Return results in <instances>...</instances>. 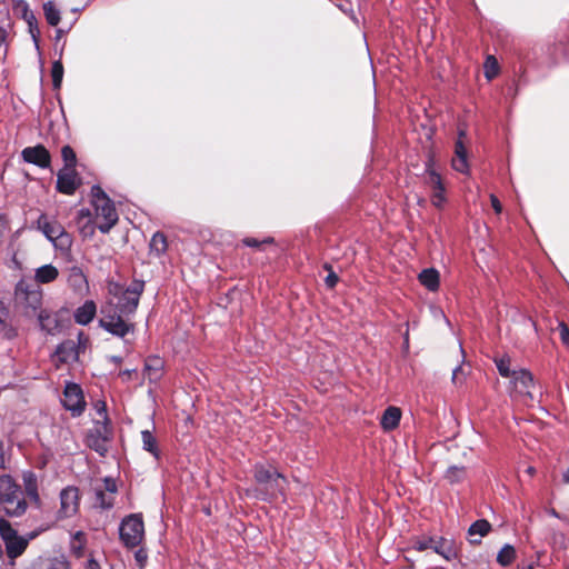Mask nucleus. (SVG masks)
<instances>
[{
  "mask_svg": "<svg viewBox=\"0 0 569 569\" xmlns=\"http://www.w3.org/2000/svg\"><path fill=\"white\" fill-rule=\"evenodd\" d=\"M144 281L134 279L127 288L110 281L108 292L112 297L109 306L102 309L100 326L112 336L123 338L134 330L130 318L136 313Z\"/></svg>",
  "mask_w": 569,
  "mask_h": 569,
  "instance_id": "obj_1",
  "label": "nucleus"
},
{
  "mask_svg": "<svg viewBox=\"0 0 569 569\" xmlns=\"http://www.w3.org/2000/svg\"><path fill=\"white\" fill-rule=\"evenodd\" d=\"M91 197L96 210L97 228L100 232L108 233L118 222L114 203L99 186L91 188Z\"/></svg>",
  "mask_w": 569,
  "mask_h": 569,
  "instance_id": "obj_2",
  "label": "nucleus"
},
{
  "mask_svg": "<svg viewBox=\"0 0 569 569\" xmlns=\"http://www.w3.org/2000/svg\"><path fill=\"white\" fill-rule=\"evenodd\" d=\"M38 229L44 234V237L52 242L56 249L67 251L71 247V238L66 232L64 228L60 222L54 219H49L46 214H40L37 220Z\"/></svg>",
  "mask_w": 569,
  "mask_h": 569,
  "instance_id": "obj_3",
  "label": "nucleus"
},
{
  "mask_svg": "<svg viewBox=\"0 0 569 569\" xmlns=\"http://www.w3.org/2000/svg\"><path fill=\"white\" fill-rule=\"evenodd\" d=\"M120 539L127 548H134L140 545L144 535V526L139 515L126 517L119 528Z\"/></svg>",
  "mask_w": 569,
  "mask_h": 569,
  "instance_id": "obj_4",
  "label": "nucleus"
},
{
  "mask_svg": "<svg viewBox=\"0 0 569 569\" xmlns=\"http://www.w3.org/2000/svg\"><path fill=\"white\" fill-rule=\"evenodd\" d=\"M509 379V392L511 397L533 400L531 390L535 388V380L529 370H513L512 376Z\"/></svg>",
  "mask_w": 569,
  "mask_h": 569,
  "instance_id": "obj_5",
  "label": "nucleus"
},
{
  "mask_svg": "<svg viewBox=\"0 0 569 569\" xmlns=\"http://www.w3.org/2000/svg\"><path fill=\"white\" fill-rule=\"evenodd\" d=\"M16 298L27 309L36 312L42 303V290L37 283L21 280L16 286Z\"/></svg>",
  "mask_w": 569,
  "mask_h": 569,
  "instance_id": "obj_6",
  "label": "nucleus"
},
{
  "mask_svg": "<svg viewBox=\"0 0 569 569\" xmlns=\"http://www.w3.org/2000/svg\"><path fill=\"white\" fill-rule=\"evenodd\" d=\"M61 402L64 409L70 411L73 417L80 416L86 408L81 387L78 383L68 382L64 387Z\"/></svg>",
  "mask_w": 569,
  "mask_h": 569,
  "instance_id": "obj_7",
  "label": "nucleus"
},
{
  "mask_svg": "<svg viewBox=\"0 0 569 569\" xmlns=\"http://www.w3.org/2000/svg\"><path fill=\"white\" fill-rule=\"evenodd\" d=\"M117 491L118 487L116 480L111 477L103 478L101 483L93 486L94 506L101 509L112 508Z\"/></svg>",
  "mask_w": 569,
  "mask_h": 569,
  "instance_id": "obj_8",
  "label": "nucleus"
},
{
  "mask_svg": "<svg viewBox=\"0 0 569 569\" xmlns=\"http://www.w3.org/2000/svg\"><path fill=\"white\" fill-rule=\"evenodd\" d=\"M425 183L430 189L431 202L437 208H442L447 201L445 186L441 176L430 166H427Z\"/></svg>",
  "mask_w": 569,
  "mask_h": 569,
  "instance_id": "obj_9",
  "label": "nucleus"
},
{
  "mask_svg": "<svg viewBox=\"0 0 569 569\" xmlns=\"http://www.w3.org/2000/svg\"><path fill=\"white\" fill-rule=\"evenodd\" d=\"M88 341L83 332L78 333V343L73 340H66L57 347L56 358L61 363H69L78 360L80 347Z\"/></svg>",
  "mask_w": 569,
  "mask_h": 569,
  "instance_id": "obj_10",
  "label": "nucleus"
},
{
  "mask_svg": "<svg viewBox=\"0 0 569 569\" xmlns=\"http://www.w3.org/2000/svg\"><path fill=\"white\" fill-rule=\"evenodd\" d=\"M467 133L463 129H460L458 132V139L455 142V156L451 160V166L453 170L468 174L469 173V162H468V150L466 146Z\"/></svg>",
  "mask_w": 569,
  "mask_h": 569,
  "instance_id": "obj_11",
  "label": "nucleus"
},
{
  "mask_svg": "<svg viewBox=\"0 0 569 569\" xmlns=\"http://www.w3.org/2000/svg\"><path fill=\"white\" fill-rule=\"evenodd\" d=\"M415 548L419 551L431 549L436 553L442 556L447 560H449L451 558V556L453 555L451 547L442 538H435V537L420 538L415 542Z\"/></svg>",
  "mask_w": 569,
  "mask_h": 569,
  "instance_id": "obj_12",
  "label": "nucleus"
},
{
  "mask_svg": "<svg viewBox=\"0 0 569 569\" xmlns=\"http://www.w3.org/2000/svg\"><path fill=\"white\" fill-rule=\"evenodd\" d=\"M60 513L63 517H72L79 509V490L76 487H67L60 493Z\"/></svg>",
  "mask_w": 569,
  "mask_h": 569,
  "instance_id": "obj_13",
  "label": "nucleus"
},
{
  "mask_svg": "<svg viewBox=\"0 0 569 569\" xmlns=\"http://www.w3.org/2000/svg\"><path fill=\"white\" fill-rule=\"evenodd\" d=\"M21 156L26 162L32 163L40 168H48L50 166V153L42 144L24 148L21 152Z\"/></svg>",
  "mask_w": 569,
  "mask_h": 569,
  "instance_id": "obj_14",
  "label": "nucleus"
},
{
  "mask_svg": "<svg viewBox=\"0 0 569 569\" xmlns=\"http://www.w3.org/2000/svg\"><path fill=\"white\" fill-rule=\"evenodd\" d=\"M274 481H270L269 483L263 485L260 488H257V497L262 500H272L278 498L279 496H283L286 478L279 473L276 476Z\"/></svg>",
  "mask_w": 569,
  "mask_h": 569,
  "instance_id": "obj_15",
  "label": "nucleus"
},
{
  "mask_svg": "<svg viewBox=\"0 0 569 569\" xmlns=\"http://www.w3.org/2000/svg\"><path fill=\"white\" fill-rule=\"evenodd\" d=\"M79 187L78 174L74 169L61 170L57 176V189L64 194H73Z\"/></svg>",
  "mask_w": 569,
  "mask_h": 569,
  "instance_id": "obj_16",
  "label": "nucleus"
},
{
  "mask_svg": "<svg viewBox=\"0 0 569 569\" xmlns=\"http://www.w3.org/2000/svg\"><path fill=\"white\" fill-rule=\"evenodd\" d=\"M23 496L20 487L10 476L0 477V503L8 501L11 497Z\"/></svg>",
  "mask_w": 569,
  "mask_h": 569,
  "instance_id": "obj_17",
  "label": "nucleus"
},
{
  "mask_svg": "<svg viewBox=\"0 0 569 569\" xmlns=\"http://www.w3.org/2000/svg\"><path fill=\"white\" fill-rule=\"evenodd\" d=\"M97 312L96 303L92 300H87L81 307L74 311V321L78 325L86 326L90 323Z\"/></svg>",
  "mask_w": 569,
  "mask_h": 569,
  "instance_id": "obj_18",
  "label": "nucleus"
},
{
  "mask_svg": "<svg viewBox=\"0 0 569 569\" xmlns=\"http://www.w3.org/2000/svg\"><path fill=\"white\" fill-rule=\"evenodd\" d=\"M491 530V525L486 519L475 521L468 529L469 541L473 545L480 543V538L487 536Z\"/></svg>",
  "mask_w": 569,
  "mask_h": 569,
  "instance_id": "obj_19",
  "label": "nucleus"
},
{
  "mask_svg": "<svg viewBox=\"0 0 569 569\" xmlns=\"http://www.w3.org/2000/svg\"><path fill=\"white\" fill-rule=\"evenodd\" d=\"M401 419V410L397 407H388L381 416L380 425L383 430L390 431L398 427Z\"/></svg>",
  "mask_w": 569,
  "mask_h": 569,
  "instance_id": "obj_20",
  "label": "nucleus"
},
{
  "mask_svg": "<svg viewBox=\"0 0 569 569\" xmlns=\"http://www.w3.org/2000/svg\"><path fill=\"white\" fill-rule=\"evenodd\" d=\"M59 276L58 269L53 264H44L36 269L34 282L38 286L40 283H50L54 281Z\"/></svg>",
  "mask_w": 569,
  "mask_h": 569,
  "instance_id": "obj_21",
  "label": "nucleus"
},
{
  "mask_svg": "<svg viewBox=\"0 0 569 569\" xmlns=\"http://www.w3.org/2000/svg\"><path fill=\"white\" fill-rule=\"evenodd\" d=\"M28 543H29L28 539H26L19 535L16 536L13 539H11L4 543L7 556L11 560H14L16 558H18L19 556H21L24 552V550L28 547Z\"/></svg>",
  "mask_w": 569,
  "mask_h": 569,
  "instance_id": "obj_22",
  "label": "nucleus"
},
{
  "mask_svg": "<svg viewBox=\"0 0 569 569\" xmlns=\"http://www.w3.org/2000/svg\"><path fill=\"white\" fill-rule=\"evenodd\" d=\"M163 361L158 357L148 358L144 365L146 377L149 381L156 382L162 376Z\"/></svg>",
  "mask_w": 569,
  "mask_h": 569,
  "instance_id": "obj_23",
  "label": "nucleus"
},
{
  "mask_svg": "<svg viewBox=\"0 0 569 569\" xmlns=\"http://www.w3.org/2000/svg\"><path fill=\"white\" fill-rule=\"evenodd\" d=\"M3 510L7 515L11 517H19L26 512L27 502L23 499V496H18L14 498H10L8 501L2 503Z\"/></svg>",
  "mask_w": 569,
  "mask_h": 569,
  "instance_id": "obj_24",
  "label": "nucleus"
},
{
  "mask_svg": "<svg viewBox=\"0 0 569 569\" xmlns=\"http://www.w3.org/2000/svg\"><path fill=\"white\" fill-rule=\"evenodd\" d=\"M418 279L430 291H436L439 288V272L433 268L423 269Z\"/></svg>",
  "mask_w": 569,
  "mask_h": 569,
  "instance_id": "obj_25",
  "label": "nucleus"
},
{
  "mask_svg": "<svg viewBox=\"0 0 569 569\" xmlns=\"http://www.w3.org/2000/svg\"><path fill=\"white\" fill-rule=\"evenodd\" d=\"M279 472L271 467H266L263 465H257L254 467V479L257 481L258 488L262 487L270 481H274V477L278 476Z\"/></svg>",
  "mask_w": 569,
  "mask_h": 569,
  "instance_id": "obj_26",
  "label": "nucleus"
},
{
  "mask_svg": "<svg viewBox=\"0 0 569 569\" xmlns=\"http://www.w3.org/2000/svg\"><path fill=\"white\" fill-rule=\"evenodd\" d=\"M142 449L148 451L156 460L161 457L156 437L149 430L141 431Z\"/></svg>",
  "mask_w": 569,
  "mask_h": 569,
  "instance_id": "obj_27",
  "label": "nucleus"
},
{
  "mask_svg": "<svg viewBox=\"0 0 569 569\" xmlns=\"http://www.w3.org/2000/svg\"><path fill=\"white\" fill-rule=\"evenodd\" d=\"M18 8L21 7L22 10V18L27 21L31 36L33 40L37 42V37L39 34V30L37 28V19L32 11H30L29 6L26 1L19 0Z\"/></svg>",
  "mask_w": 569,
  "mask_h": 569,
  "instance_id": "obj_28",
  "label": "nucleus"
},
{
  "mask_svg": "<svg viewBox=\"0 0 569 569\" xmlns=\"http://www.w3.org/2000/svg\"><path fill=\"white\" fill-rule=\"evenodd\" d=\"M24 490L27 496L36 503L39 505V495H38V486L37 478L32 472H27L23 475Z\"/></svg>",
  "mask_w": 569,
  "mask_h": 569,
  "instance_id": "obj_29",
  "label": "nucleus"
},
{
  "mask_svg": "<svg viewBox=\"0 0 569 569\" xmlns=\"http://www.w3.org/2000/svg\"><path fill=\"white\" fill-rule=\"evenodd\" d=\"M38 320L42 330L49 335H54L58 331L59 322L56 318L51 317L46 310H41Z\"/></svg>",
  "mask_w": 569,
  "mask_h": 569,
  "instance_id": "obj_30",
  "label": "nucleus"
},
{
  "mask_svg": "<svg viewBox=\"0 0 569 569\" xmlns=\"http://www.w3.org/2000/svg\"><path fill=\"white\" fill-rule=\"evenodd\" d=\"M467 477V469L462 466H450L446 473L445 478L451 485L462 482Z\"/></svg>",
  "mask_w": 569,
  "mask_h": 569,
  "instance_id": "obj_31",
  "label": "nucleus"
},
{
  "mask_svg": "<svg viewBox=\"0 0 569 569\" xmlns=\"http://www.w3.org/2000/svg\"><path fill=\"white\" fill-rule=\"evenodd\" d=\"M43 13L47 22L50 26L56 27L59 24L61 20L60 10L52 1H47L43 3Z\"/></svg>",
  "mask_w": 569,
  "mask_h": 569,
  "instance_id": "obj_32",
  "label": "nucleus"
},
{
  "mask_svg": "<svg viewBox=\"0 0 569 569\" xmlns=\"http://www.w3.org/2000/svg\"><path fill=\"white\" fill-rule=\"evenodd\" d=\"M39 569H71L69 561L63 557L43 559Z\"/></svg>",
  "mask_w": 569,
  "mask_h": 569,
  "instance_id": "obj_33",
  "label": "nucleus"
},
{
  "mask_svg": "<svg viewBox=\"0 0 569 569\" xmlns=\"http://www.w3.org/2000/svg\"><path fill=\"white\" fill-rule=\"evenodd\" d=\"M495 363L501 377L510 378L512 376L515 369H511V358L508 355L496 357Z\"/></svg>",
  "mask_w": 569,
  "mask_h": 569,
  "instance_id": "obj_34",
  "label": "nucleus"
},
{
  "mask_svg": "<svg viewBox=\"0 0 569 569\" xmlns=\"http://www.w3.org/2000/svg\"><path fill=\"white\" fill-rule=\"evenodd\" d=\"M167 239L163 233L156 232L150 241V251L156 256H160L167 250Z\"/></svg>",
  "mask_w": 569,
  "mask_h": 569,
  "instance_id": "obj_35",
  "label": "nucleus"
},
{
  "mask_svg": "<svg viewBox=\"0 0 569 569\" xmlns=\"http://www.w3.org/2000/svg\"><path fill=\"white\" fill-rule=\"evenodd\" d=\"M516 557V550L511 545H505L497 555V561L503 566H509Z\"/></svg>",
  "mask_w": 569,
  "mask_h": 569,
  "instance_id": "obj_36",
  "label": "nucleus"
},
{
  "mask_svg": "<svg viewBox=\"0 0 569 569\" xmlns=\"http://www.w3.org/2000/svg\"><path fill=\"white\" fill-rule=\"evenodd\" d=\"M69 283L78 289H82L87 284V279L80 268L74 267L70 270Z\"/></svg>",
  "mask_w": 569,
  "mask_h": 569,
  "instance_id": "obj_37",
  "label": "nucleus"
},
{
  "mask_svg": "<svg viewBox=\"0 0 569 569\" xmlns=\"http://www.w3.org/2000/svg\"><path fill=\"white\" fill-rule=\"evenodd\" d=\"M52 84L54 89H59L63 79V66L60 60L52 63L51 68Z\"/></svg>",
  "mask_w": 569,
  "mask_h": 569,
  "instance_id": "obj_38",
  "label": "nucleus"
},
{
  "mask_svg": "<svg viewBox=\"0 0 569 569\" xmlns=\"http://www.w3.org/2000/svg\"><path fill=\"white\" fill-rule=\"evenodd\" d=\"M499 72L498 61L493 56H488L485 61V76L488 80L493 79Z\"/></svg>",
  "mask_w": 569,
  "mask_h": 569,
  "instance_id": "obj_39",
  "label": "nucleus"
},
{
  "mask_svg": "<svg viewBox=\"0 0 569 569\" xmlns=\"http://www.w3.org/2000/svg\"><path fill=\"white\" fill-rule=\"evenodd\" d=\"M0 536L4 543L11 539H13L16 536H18L17 531L11 527L9 521L6 519H0Z\"/></svg>",
  "mask_w": 569,
  "mask_h": 569,
  "instance_id": "obj_40",
  "label": "nucleus"
},
{
  "mask_svg": "<svg viewBox=\"0 0 569 569\" xmlns=\"http://www.w3.org/2000/svg\"><path fill=\"white\" fill-rule=\"evenodd\" d=\"M61 156L66 163L64 169H73L77 161L76 152L73 151V149L70 146L62 147Z\"/></svg>",
  "mask_w": 569,
  "mask_h": 569,
  "instance_id": "obj_41",
  "label": "nucleus"
},
{
  "mask_svg": "<svg viewBox=\"0 0 569 569\" xmlns=\"http://www.w3.org/2000/svg\"><path fill=\"white\" fill-rule=\"evenodd\" d=\"M271 241H272V239H271V238H267V239H264V240H262V241H259V240H257V239H254V238H244V239H243V243H244L247 247H251V248H258L260 244H262V243H269V242H271Z\"/></svg>",
  "mask_w": 569,
  "mask_h": 569,
  "instance_id": "obj_42",
  "label": "nucleus"
},
{
  "mask_svg": "<svg viewBox=\"0 0 569 569\" xmlns=\"http://www.w3.org/2000/svg\"><path fill=\"white\" fill-rule=\"evenodd\" d=\"M559 333L562 343L569 346V328L563 322L559 323Z\"/></svg>",
  "mask_w": 569,
  "mask_h": 569,
  "instance_id": "obj_43",
  "label": "nucleus"
},
{
  "mask_svg": "<svg viewBox=\"0 0 569 569\" xmlns=\"http://www.w3.org/2000/svg\"><path fill=\"white\" fill-rule=\"evenodd\" d=\"M463 377H465V373H463L462 368L456 367L452 371V382L455 385H460L463 381Z\"/></svg>",
  "mask_w": 569,
  "mask_h": 569,
  "instance_id": "obj_44",
  "label": "nucleus"
},
{
  "mask_svg": "<svg viewBox=\"0 0 569 569\" xmlns=\"http://www.w3.org/2000/svg\"><path fill=\"white\" fill-rule=\"evenodd\" d=\"M134 558L137 562L140 565V567H143L144 562L147 561L148 555L144 549H139L134 552Z\"/></svg>",
  "mask_w": 569,
  "mask_h": 569,
  "instance_id": "obj_45",
  "label": "nucleus"
},
{
  "mask_svg": "<svg viewBox=\"0 0 569 569\" xmlns=\"http://www.w3.org/2000/svg\"><path fill=\"white\" fill-rule=\"evenodd\" d=\"M326 284L328 288H333L337 282H338V276L335 273V272H330L327 277H326Z\"/></svg>",
  "mask_w": 569,
  "mask_h": 569,
  "instance_id": "obj_46",
  "label": "nucleus"
},
{
  "mask_svg": "<svg viewBox=\"0 0 569 569\" xmlns=\"http://www.w3.org/2000/svg\"><path fill=\"white\" fill-rule=\"evenodd\" d=\"M490 201L496 213H500L502 211V206L499 199L495 194H490Z\"/></svg>",
  "mask_w": 569,
  "mask_h": 569,
  "instance_id": "obj_47",
  "label": "nucleus"
},
{
  "mask_svg": "<svg viewBox=\"0 0 569 569\" xmlns=\"http://www.w3.org/2000/svg\"><path fill=\"white\" fill-rule=\"evenodd\" d=\"M8 317V310L2 301H0V325H3L6 322V319Z\"/></svg>",
  "mask_w": 569,
  "mask_h": 569,
  "instance_id": "obj_48",
  "label": "nucleus"
},
{
  "mask_svg": "<svg viewBox=\"0 0 569 569\" xmlns=\"http://www.w3.org/2000/svg\"><path fill=\"white\" fill-rule=\"evenodd\" d=\"M547 512H548V515H550L553 518L565 520V518L561 517L560 513L556 509H553V508L548 509Z\"/></svg>",
  "mask_w": 569,
  "mask_h": 569,
  "instance_id": "obj_49",
  "label": "nucleus"
},
{
  "mask_svg": "<svg viewBox=\"0 0 569 569\" xmlns=\"http://www.w3.org/2000/svg\"><path fill=\"white\" fill-rule=\"evenodd\" d=\"M7 36H8V32H7L6 28L0 26V44L6 42Z\"/></svg>",
  "mask_w": 569,
  "mask_h": 569,
  "instance_id": "obj_50",
  "label": "nucleus"
},
{
  "mask_svg": "<svg viewBox=\"0 0 569 569\" xmlns=\"http://www.w3.org/2000/svg\"><path fill=\"white\" fill-rule=\"evenodd\" d=\"M403 340H405L403 342H405L406 348H408V346H409V332H408V330L405 332Z\"/></svg>",
  "mask_w": 569,
  "mask_h": 569,
  "instance_id": "obj_51",
  "label": "nucleus"
},
{
  "mask_svg": "<svg viewBox=\"0 0 569 569\" xmlns=\"http://www.w3.org/2000/svg\"><path fill=\"white\" fill-rule=\"evenodd\" d=\"M563 481H565L566 483H568V485H569V468H568V469H567V471L563 473Z\"/></svg>",
  "mask_w": 569,
  "mask_h": 569,
  "instance_id": "obj_52",
  "label": "nucleus"
},
{
  "mask_svg": "<svg viewBox=\"0 0 569 569\" xmlns=\"http://www.w3.org/2000/svg\"><path fill=\"white\" fill-rule=\"evenodd\" d=\"M526 472H527L528 475L532 476V475H535L536 470H535V468H533V467H528V468H527V470H526Z\"/></svg>",
  "mask_w": 569,
  "mask_h": 569,
  "instance_id": "obj_53",
  "label": "nucleus"
},
{
  "mask_svg": "<svg viewBox=\"0 0 569 569\" xmlns=\"http://www.w3.org/2000/svg\"><path fill=\"white\" fill-rule=\"evenodd\" d=\"M56 33H57L56 38H57V40H59L62 37L63 31L61 29H57Z\"/></svg>",
  "mask_w": 569,
  "mask_h": 569,
  "instance_id": "obj_54",
  "label": "nucleus"
},
{
  "mask_svg": "<svg viewBox=\"0 0 569 569\" xmlns=\"http://www.w3.org/2000/svg\"><path fill=\"white\" fill-rule=\"evenodd\" d=\"M4 221V217L0 214V222ZM2 228H4L3 223H0V236L2 234Z\"/></svg>",
  "mask_w": 569,
  "mask_h": 569,
  "instance_id": "obj_55",
  "label": "nucleus"
},
{
  "mask_svg": "<svg viewBox=\"0 0 569 569\" xmlns=\"http://www.w3.org/2000/svg\"><path fill=\"white\" fill-rule=\"evenodd\" d=\"M113 360H114V361H120V358L114 357V358H113Z\"/></svg>",
  "mask_w": 569,
  "mask_h": 569,
  "instance_id": "obj_56",
  "label": "nucleus"
},
{
  "mask_svg": "<svg viewBox=\"0 0 569 569\" xmlns=\"http://www.w3.org/2000/svg\"><path fill=\"white\" fill-rule=\"evenodd\" d=\"M523 569H531V567H528V568H523Z\"/></svg>",
  "mask_w": 569,
  "mask_h": 569,
  "instance_id": "obj_57",
  "label": "nucleus"
}]
</instances>
